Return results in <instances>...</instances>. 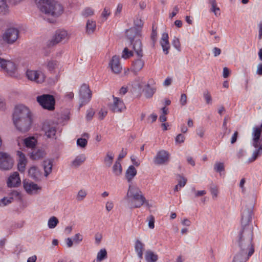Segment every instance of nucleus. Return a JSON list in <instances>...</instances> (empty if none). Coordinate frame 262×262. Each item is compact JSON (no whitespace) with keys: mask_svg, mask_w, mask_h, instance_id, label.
I'll list each match as a JSON object with an SVG mask.
<instances>
[{"mask_svg":"<svg viewBox=\"0 0 262 262\" xmlns=\"http://www.w3.org/2000/svg\"><path fill=\"white\" fill-rule=\"evenodd\" d=\"M43 129L45 131V135L49 138H54L56 135V129L54 126H48L47 127L44 126Z\"/></svg>","mask_w":262,"mask_h":262,"instance_id":"c85d7f7f","label":"nucleus"},{"mask_svg":"<svg viewBox=\"0 0 262 262\" xmlns=\"http://www.w3.org/2000/svg\"><path fill=\"white\" fill-rule=\"evenodd\" d=\"M137 202L135 205L132 206V208H140L141 206H142L146 202V201H136Z\"/></svg>","mask_w":262,"mask_h":262,"instance_id":"69168bd1","label":"nucleus"},{"mask_svg":"<svg viewBox=\"0 0 262 262\" xmlns=\"http://www.w3.org/2000/svg\"><path fill=\"white\" fill-rule=\"evenodd\" d=\"M180 103L184 106L187 103V96L185 94H182L180 100Z\"/></svg>","mask_w":262,"mask_h":262,"instance_id":"bf43d9fd","label":"nucleus"},{"mask_svg":"<svg viewBox=\"0 0 262 262\" xmlns=\"http://www.w3.org/2000/svg\"><path fill=\"white\" fill-rule=\"evenodd\" d=\"M19 31L15 28L7 29L2 35L3 41L9 45L14 43L19 37Z\"/></svg>","mask_w":262,"mask_h":262,"instance_id":"39448f33","label":"nucleus"},{"mask_svg":"<svg viewBox=\"0 0 262 262\" xmlns=\"http://www.w3.org/2000/svg\"><path fill=\"white\" fill-rule=\"evenodd\" d=\"M203 96L206 103L209 104L211 103L212 98L208 91H205L203 93Z\"/></svg>","mask_w":262,"mask_h":262,"instance_id":"603ef678","label":"nucleus"},{"mask_svg":"<svg viewBox=\"0 0 262 262\" xmlns=\"http://www.w3.org/2000/svg\"><path fill=\"white\" fill-rule=\"evenodd\" d=\"M252 215V208H246L242 210L241 213V229L252 228L249 224L251 222Z\"/></svg>","mask_w":262,"mask_h":262,"instance_id":"9d476101","label":"nucleus"},{"mask_svg":"<svg viewBox=\"0 0 262 262\" xmlns=\"http://www.w3.org/2000/svg\"><path fill=\"white\" fill-rule=\"evenodd\" d=\"M80 107L88 103L92 97L91 91L89 86L86 84H83L79 91Z\"/></svg>","mask_w":262,"mask_h":262,"instance_id":"1a4fd4ad","label":"nucleus"},{"mask_svg":"<svg viewBox=\"0 0 262 262\" xmlns=\"http://www.w3.org/2000/svg\"><path fill=\"white\" fill-rule=\"evenodd\" d=\"M145 245L139 239L136 241L135 244V250L137 254L139 259L143 258V251L144 250Z\"/></svg>","mask_w":262,"mask_h":262,"instance_id":"393cba45","label":"nucleus"},{"mask_svg":"<svg viewBox=\"0 0 262 262\" xmlns=\"http://www.w3.org/2000/svg\"><path fill=\"white\" fill-rule=\"evenodd\" d=\"M256 74L259 76H262V63L257 66Z\"/></svg>","mask_w":262,"mask_h":262,"instance_id":"774afa93","label":"nucleus"},{"mask_svg":"<svg viewBox=\"0 0 262 262\" xmlns=\"http://www.w3.org/2000/svg\"><path fill=\"white\" fill-rule=\"evenodd\" d=\"M32 117L31 112L28 107L23 104L15 106L13 114V120H18L19 118Z\"/></svg>","mask_w":262,"mask_h":262,"instance_id":"0eeeda50","label":"nucleus"},{"mask_svg":"<svg viewBox=\"0 0 262 262\" xmlns=\"http://www.w3.org/2000/svg\"><path fill=\"white\" fill-rule=\"evenodd\" d=\"M172 46L179 51H181V44L179 38L174 37L172 42Z\"/></svg>","mask_w":262,"mask_h":262,"instance_id":"a18cd8bd","label":"nucleus"},{"mask_svg":"<svg viewBox=\"0 0 262 262\" xmlns=\"http://www.w3.org/2000/svg\"><path fill=\"white\" fill-rule=\"evenodd\" d=\"M107 112L105 110L101 109L98 113V118L100 120H103L106 116Z\"/></svg>","mask_w":262,"mask_h":262,"instance_id":"4d7b16f0","label":"nucleus"},{"mask_svg":"<svg viewBox=\"0 0 262 262\" xmlns=\"http://www.w3.org/2000/svg\"><path fill=\"white\" fill-rule=\"evenodd\" d=\"M114 102L110 106V110L113 113H121L125 109V106L123 102L119 98L113 96Z\"/></svg>","mask_w":262,"mask_h":262,"instance_id":"2eb2a0df","label":"nucleus"},{"mask_svg":"<svg viewBox=\"0 0 262 262\" xmlns=\"http://www.w3.org/2000/svg\"><path fill=\"white\" fill-rule=\"evenodd\" d=\"M109 66L111 67L112 71L114 73L118 74L121 72L122 67L120 63V58L119 56L116 55L114 56L109 63Z\"/></svg>","mask_w":262,"mask_h":262,"instance_id":"6ab92c4d","label":"nucleus"},{"mask_svg":"<svg viewBox=\"0 0 262 262\" xmlns=\"http://www.w3.org/2000/svg\"><path fill=\"white\" fill-rule=\"evenodd\" d=\"M113 172L116 176H120L122 172V168L120 161H116L113 166Z\"/></svg>","mask_w":262,"mask_h":262,"instance_id":"2f4dec72","label":"nucleus"},{"mask_svg":"<svg viewBox=\"0 0 262 262\" xmlns=\"http://www.w3.org/2000/svg\"><path fill=\"white\" fill-rule=\"evenodd\" d=\"M13 121L17 129L22 133L28 132L30 129L32 123V117L19 118L18 120L14 119Z\"/></svg>","mask_w":262,"mask_h":262,"instance_id":"423d86ee","label":"nucleus"},{"mask_svg":"<svg viewBox=\"0 0 262 262\" xmlns=\"http://www.w3.org/2000/svg\"><path fill=\"white\" fill-rule=\"evenodd\" d=\"M137 55L139 58L133 61L132 67V71H133L135 73H137L139 71H140L143 68L144 65V61L143 59H141V57L143 56H139L137 54ZM142 55H143V53Z\"/></svg>","mask_w":262,"mask_h":262,"instance_id":"5701e85b","label":"nucleus"},{"mask_svg":"<svg viewBox=\"0 0 262 262\" xmlns=\"http://www.w3.org/2000/svg\"><path fill=\"white\" fill-rule=\"evenodd\" d=\"M127 155V150L126 149H124V148H122L121 151L119 154L118 159L117 161H120L121 159L124 158Z\"/></svg>","mask_w":262,"mask_h":262,"instance_id":"13d9d810","label":"nucleus"},{"mask_svg":"<svg viewBox=\"0 0 262 262\" xmlns=\"http://www.w3.org/2000/svg\"><path fill=\"white\" fill-rule=\"evenodd\" d=\"M262 154V152L259 151V149H256L253 153L251 158H249L248 161L249 163H251L256 160L258 157Z\"/></svg>","mask_w":262,"mask_h":262,"instance_id":"79ce46f5","label":"nucleus"},{"mask_svg":"<svg viewBox=\"0 0 262 262\" xmlns=\"http://www.w3.org/2000/svg\"><path fill=\"white\" fill-rule=\"evenodd\" d=\"M88 143L87 140L82 138H78L77 140V145L81 147V148H84L86 146Z\"/></svg>","mask_w":262,"mask_h":262,"instance_id":"49530a36","label":"nucleus"},{"mask_svg":"<svg viewBox=\"0 0 262 262\" xmlns=\"http://www.w3.org/2000/svg\"><path fill=\"white\" fill-rule=\"evenodd\" d=\"M16 155L18 157L17 168L20 172H24L25 170L27 160L25 155L21 151H17Z\"/></svg>","mask_w":262,"mask_h":262,"instance_id":"dca6fc26","label":"nucleus"},{"mask_svg":"<svg viewBox=\"0 0 262 262\" xmlns=\"http://www.w3.org/2000/svg\"><path fill=\"white\" fill-rule=\"evenodd\" d=\"M96 23L95 21L89 19L86 25V32L88 34L93 33L96 29Z\"/></svg>","mask_w":262,"mask_h":262,"instance_id":"c756f323","label":"nucleus"},{"mask_svg":"<svg viewBox=\"0 0 262 262\" xmlns=\"http://www.w3.org/2000/svg\"><path fill=\"white\" fill-rule=\"evenodd\" d=\"M20 179L17 172H14L8 179L7 186L10 188L18 186L20 184Z\"/></svg>","mask_w":262,"mask_h":262,"instance_id":"f3484780","label":"nucleus"},{"mask_svg":"<svg viewBox=\"0 0 262 262\" xmlns=\"http://www.w3.org/2000/svg\"><path fill=\"white\" fill-rule=\"evenodd\" d=\"M0 67L10 76L14 75L16 70V66L13 62L1 57Z\"/></svg>","mask_w":262,"mask_h":262,"instance_id":"9b49d317","label":"nucleus"},{"mask_svg":"<svg viewBox=\"0 0 262 262\" xmlns=\"http://www.w3.org/2000/svg\"><path fill=\"white\" fill-rule=\"evenodd\" d=\"M95 114V112L92 108H90L87 111V113L86 115V119L87 121H90L92 119L94 115Z\"/></svg>","mask_w":262,"mask_h":262,"instance_id":"5fc2aeb1","label":"nucleus"},{"mask_svg":"<svg viewBox=\"0 0 262 262\" xmlns=\"http://www.w3.org/2000/svg\"><path fill=\"white\" fill-rule=\"evenodd\" d=\"M14 165V160L6 152L0 151V169L9 170Z\"/></svg>","mask_w":262,"mask_h":262,"instance_id":"6e6552de","label":"nucleus"},{"mask_svg":"<svg viewBox=\"0 0 262 262\" xmlns=\"http://www.w3.org/2000/svg\"><path fill=\"white\" fill-rule=\"evenodd\" d=\"M214 169L217 172L221 173L225 170L224 164L223 162H216L214 165Z\"/></svg>","mask_w":262,"mask_h":262,"instance_id":"4c0bfd02","label":"nucleus"},{"mask_svg":"<svg viewBox=\"0 0 262 262\" xmlns=\"http://www.w3.org/2000/svg\"><path fill=\"white\" fill-rule=\"evenodd\" d=\"M24 187L27 193L32 194L36 193L38 190L41 189L36 184L33 182H24Z\"/></svg>","mask_w":262,"mask_h":262,"instance_id":"aec40b11","label":"nucleus"},{"mask_svg":"<svg viewBox=\"0 0 262 262\" xmlns=\"http://www.w3.org/2000/svg\"><path fill=\"white\" fill-rule=\"evenodd\" d=\"M170 155L164 150L159 151L154 158V162L156 165H162L167 163L169 161Z\"/></svg>","mask_w":262,"mask_h":262,"instance_id":"f8f14e48","label":"nucleus"},{"mask_svg":"<svg viewBox=\"0 0 262 262\" xmlns=\"http://www.w3.org/2000/svg\"><path fill=\"white\" fill-rule=\"evenodd\" d=\"M85 160V157L84 155L81 154L76 157V158L73 161L72 164L75 167H78L83 163Z\"/></svg>","mask_w":262,"mask_h":262,"instance_id":"473e14b6","label":"nucleus"},{"mask_svg":"<svg viewBox=\"0 0 262 262\" xmlns=\"http://www.w3.org/2000/svg\"><path fill=\"white\" fill-rule=\"evenodd\" d=\"M147 221H148V227L150 229H154L155 227V217L152 215H149Z\"/></svg>","mask_w":262,"mask_h":262,"instance_id":"09e8293b","label":"nucleus"},{"mask_svg":"<svg viewBox=\"0 0 262 262\" xmlns=\"http://www.w3.org/2000/svg\"><path fill=\"white\" fill-rule=\"evenodd\" d=\"M107 257V251L105 249H101L97 254V260L101 261Z\"/></svg>","mask_w":262,"mask_h":262,"instance_id":"e433bc0d","label":"nucleus"},{"mask_svg":"<svg viewBox=\"0 0 262 262\" xmlns=\"http://www.w3.org/2000/svg\"><path fill=\"white\" fill-rule=\"evenodd\" d=\"M57 61L56 60H51L48 62L47 67L48 69L51 72H52L56 68Z\"/></svg>","mask_w":262,"mask_h":262,"instance_id":"37998d69","label":"nucleus"},{"mask_svg":"<svg viewBox=\"0 0 262 262\" xmlns=\"http://www.w3.org/2000/svg\"><path fill=\"white\" fill-rule=\"evenodd\" d=\"M38 8L42 12L51 16L58 17L62 14V5L54 0H35Z\"/></svg>","mask_w":262,"mask_h":262,"instance_id":"7ed1b4c3","label":"nucleus"},{"mask_svg":"<svg viewBox=\"0 0 262 262\" xmlns=\"http://www.w3.org/2000/svg\"><path fill=\"white\" fill-rule=\"evenodd\" d=\"M211 8V11L214 13V14L215 15H217V12H220V8L217 6V4L215 5H212Z\"/></svg>","mask_w":262,"mask_h":262,"instance_id":"052dcab7","label":"nucleus"},{"mask_svg":"<svg viewBox=\"0 0 262 262\" xmlns=\"http://www.w3.org/2000/svg\"><path fill=\"white\" fill-rule=\"evenodd\" d=\"M134 55L133 52L130 51L127 47H125L122 52V57L124 59H128Z\"/></svg>","mask_w":262,"mask_h":262,"instance_id":"ea45409f","label":"nucleus"},{"mask_svg":"<svg viewBox=\"0 0 262 262\" xmlns=\"http://www.w3.org/2000/svg\"><path fill=\"white\" fill-rule=\"evenodd\" d=\"M37 143L36 139L32 136L26 138L23 141L24 145L28 149H31V150L36 147Z\"/></svg>","mask_w":262,"mask_h":262,"instance_id":"b1692460","label":"nucleus"},{"mask_svg":"<svg viewBox=\"0 0 262 262\" xmlns=\"http://www.w3.org/2000/svg\"><path fill=\"white\" fill-rule=\"evenodd\" d=\"M114 155L112 151H108L104 159V162L106 167H110L111 166L114 160Z\"/></svg>","mask_w":262,"mask_h":262,"instance_id":"7c9ffc66","label":"nucleus"},{"mask_svg":"<svg viewBox=\"0 0 262 262\" xmlns=\"http://www.w3.org/2000/svg\"><path fill=\"white\" fill-rule=\"evenodd\" d=\"M191 191L194 193L195 197H200L205 195L206 193V191L205 190L196 191L194 187H192L191 188Z\"/></svg>","mask_w":262,"mask_h":262,"instance_id":"864d4df0","label":"nucleus"},{"mask_svg":"<svg viewBox=\"0 0 262 262\" xmlns=\"http://www.w3.org/2000/svg\"><path fill=\"white\" fill-rule=\"evenodd\" d=\"M185 140V137L182 134H179L175 138V142L177 144L182 143Z\"/></svg>","mask_w":262,"mask_h":262,"instance_id":"8fccbe9b","label":"nucleus"},{"mask_svg":"<svg viewBox=\"0 0 262 262\" xmlns=\"http://www.w3.org/2000/svg\"><path fill=\"white\" fill-rule=\"evenodd\" d=\"M230 71L229 69L227 67H225L223 69V76L225 78H228L230 75Z\"/></svg>","mask_w":262,"mask_h":262,"instance_id":"e2e57ef3","label":"nucleus"},{"mask_svg":"<svg viewBox=\"0 0 262 262\" xmlns=\"http://www.w3.org/2000/svg\"><path fill=\"white\" fill-rule=\"evenodd\" d=\"M168 34L167 33L162 34V38L160 41V45L162 46L163 51L165 54L167 55L169 53L170 49V44L168 40Z\"/></svg>","mask_w":262,"mask_h":262,"instance_id":"412c9836","label":"nucleus"},{"mask_svg":"<svg viewBox=\"0 0 262 262\" xmlns=\"http://www.w3.org/2000/svg\"><path fill=\"white\" fill-rule=\"evenodd\" d=\"M155 93V89L152 88H150L149 84L147 85V88L145 90V96L146 98H150L151 97L154 93Z\"/></svg>","mask_w":262,"mask_h":262,"instance_id":"58836bf2","label":"nucleus"},{"mask_svg":"<svg viewBox=\"0 0 262 262\" xmlns=\"http://www.w3.org/2000/svg\"><path fill=\"white\" fill-rule=\"evenodd\" d=\"M53 160L47 159L43 162V167L45 171V176L48 177L52 172Z\"/></svg>","mask_w":262,"mask_h":262,"instance_id":"bb28decb","label":"nucleus"},{"mask_svg":"<svg viewBox=\"0 0 262 262\" xmlns=\"http://www.w3.org/2000/svg\"><path fill=\"white\" fill-rule=\"evenodd\" d=\"M67 35L68 33L66 31L63 30H57L52 39L49 43L48 46L51 47L58 43L59 42L64 40L67 38Z\"/></svg>","mask_w":262,"mask_h":262,"instance_id":"4468645a","label":"nucleus"},{"mask_svg":"<svg viewBox=\"0 0 262 262\" xmlns=\"http://www.w3.org/2000/svg\"><path fill=\"white\" fill-rule=\"evenodd\" d=\"M179 11V8L178 6H176L173 9L172 12L170 14L169 17L172 18L175 16Z\"/></svg>","mask_w":262,"mask_h":262,"instance_id":"0e129e2a","label":"nucleus"},{"mask_svg":"<svg viewBox=\"0 0 262 262\" xmlns=\"http://www.w3.org/2000/svg\"><path fill=\"white\" fill-rule=\"evenodd\" d=\"M210 192L213 196V198L217 196L218 194V190L215 186L211 187Z\"/></svg>","mask_w":262,"mask_h":262,"instance_id":"680f3d73","label":"nucleus"},{"mask_svg":"<svg viewBox=\"0 0 262 262\" xmlns=\"http://www.w3.org/2000/svg\"><path fill=\"white\" fill-rule=\"evenodd\" d=\"M145 259L146 262H156L158 259V256L150 250L146 251Z\"/></svg>","mask_w":262,"mask_h":262,"instance_id":"cd10ccee","label":"nucleus"},{"mask_svg":"<svg viewBox=\"0 0 262 262\" xmlns=\"http://www.w3.org/2000/svg\"><path fill=\"white\" fill-rule=\"evenodd\" d=\"M137 171L134 165H130L125 172V178L128 183L132 182L136 176Z\"/></svg>","mask_w":262,"mask_h":262,"instance_id":"a878e982","label":"nucleus"},{"mask_svg":"<svg viewBox=\"0 0 262 262\" xmlns=\"http://www.w3.org/2000/svg\"><path fill=\"white\" fill-rule=\"evenodd\" d=\"M141 193L139 188L129 185L127 196V197H132L135 201H146L145 198Z\"/></svg>","mask_w":262,"mask_h":262,"instance_id":"ddd939ff","label":"nucleus"},{"mask_svg":"<svg viewBox=\"0 0 262 262\" xmlns=\"http://www.w3.org/2000/svg\"><path fill=\"white\" fill-rule=\"evenodd\" d=\"M157 28H155L154 26H153L152 32L151 33V36H150L151 39L152 41L153 46H154V45L157 40Z\"/></svg>","mask_w":262,"mask_h":262,"instance_id":"de8ad7c7","label":"nucleus"},{"mask_svg":"<svg viewBox=\"0 0 262 262\" xmlns=\"http://www.w3.org/2000/svg\"><path fill=\"white\" fill-rule=\"evenodd\" d=\"M212 52L213 53L214 56L215 57H216L221 54V50L219 48L214 47L212 49Z\"/></svg>","mask_w":262,"mask_h":262,"instance_id":"338daca9","label":"nucleus"},{"mask_svg":"<svg viewBox=\"0 0 262 262\" xmlns=\"http://www.w3.org/2000/svg\"><path fill=\"white\" fill-rule=\"evenodd\" d=\"M36 100L43 108L50 111L54 110L55 99L54 96L50 94H43L38 96Z\"/></svg>","mask_w":262,"mask_h":262,"instance_id":"20e7f679","label":"nucleus"},{"mask_svg":"<svg viewBox=\"0 0 262 262\" xmlns=\"http://www.w3.org/2000/svg\"><path fill=\"white\" fill-rule=\"evenodd\" d=\"M28 174L29 177H30L33 180H38V174L37 167L35 166H32L30 167L28 170Z\"/></svg>","mask_w":262,"mask_h":262,"instance_id":"72a5a7b5","label":"nucleus"},{"mask_svg":"<svg viewBox=\"0 0 262 262\" xmlns=\"http://www.w3.org/2000/svg\"><path fill=\"white\" fill-rule=\"evenodd\" d=\"M45 155L46 153L43 150L37 148L36 147L29 153L30 158L33 160H37L43 158Z\"/></svg>","mask_w":262,"mask_h":262,"instance_id":"4be33fe9","label":"nucleus"},{"mask_svg":"<svg viewBox=\"0 0 262 262\" xmlns=\"http://www.w3.org/2000/svg\"><path fill=\"white\" fill-rule=\"evenodd\" d=\"M27 78L32 81H34L37 83H41L43 81L44 78L42 75L36 71L28 70L26 72Z\"/></svg>","mask_w":262,"mask_h":262,"instance_id":"a211bd4d","label":"nucleus"},{"mask_svg":"<svg viewBox=\"0 0 262 262\" xmlns=\"http://www.w3.org/2000/svg\"><path fill=\"white\" fill-rule=\"evenodd\" d=\"M134 27L126 30L125 36L129 41L130 45L132 46L136 54L142 56V44L140 38L143 22L141 19L136 18L134 20Z\"/></svg>","mask_w":262,"mask_h":262,"instance_id":"f03ea898","label":"nucleus"},{"mask_svg":"<svg viewBox=\"0 0 262 262\" xmlns=\"http://www.w3.org/2000/svg\"><path fill=\"white\" fill-rule=\"evenodd\" d=\"M82 236L80 233L76 234L73 237V241L77 244H79L82 241Z\"/></svg>","mask_w":262,"mask_h":262,"instance_id":"6e6d98bb","label":"nucleus"},{"mask_svg":"<svg viewBox=\"0 0 262 262\" xmlns=\"http://www.w3.org/2000/svg\"><path fill=\"white\" fill-rule=\"evenodd\" d=\"M13 200V199L12 197H4L3 199H0V207H4L10 204Z\"/></svg>","mask_w":262,"mask_h":262,"instance_id":"a19ab883","label":"nucleus"},{"mask_svg":"<svg viewBox=\"0 0 262 262\" xmlns=\"http://www.w3.org/2000/svg\"><path fill=\"white\" fill-rule=\"evenodd\" d=\"M252 240V229L248 228L241 229L237 239L240 250L234 256L233 262H246L253 254L254 248Z\"/></svg>","mask_w":262,"mask_h":262,"instance_id":"f257e3e1","label":"nucleus"},{"mask_svg":"<svg viewBox=\"0 0 262 262\" xmlns=\"http://www.w3.org/2000/svg\"><path fill=\"white\" fill-rule=\"evenodd\" d=\"M93 14L94 11L92 8L90 7L85 8L82 12V15L85 17H87Z\"/></svg>","mask_w":262,"mask_h":262,"instance_id":"c03bdc74","label":"nucleus"},{"mask_svg":"<svg viewBox=\"0 0 262 262\" xmlns=\"http://www.w3.org/2000/svg\"><path fill=\"white\" fill-rule=\"evenodd\" d=\"M59 221L56 217L52 216L48 220V226L49 228L53 229L56 227Z\"/></svg>","mask_w":262,"mask_h":262,"instance_id":"c9c22d12","label":"nucleus"},{"mask_svg":"<svg viewBox=\"0 0 262 262\" xmlns=\"http://www.w3.org/2000/svg\"><path fill=\"white\" fill-rule=\"evenodd\" d=\"M86 195V192L85 190H83L82 189L79 191L77 196V200L78 201H82L84 199V198Z\"/></svg>","mask_w":262,"mask_h":262,"instance_id":"3c124183","label":"nucleus"},{"mask_svg":"<svg viewBox=\"0 0 262 262\" xmlns=\"http://www.w3.org/2000/svg\"><path fill=\"white\" fill-rule=\"evenodd\" d=\"M8 11V6L6 0H0V14L5 15Z\"/></svg>","mask_w":262,"mask_h":262,"instance_id":"f704fd0d","label":"nucleus"}]
</instances>
